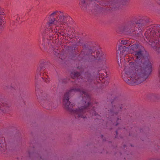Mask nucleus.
<instances>
[{"instance_id": "14", "label": "nucleus", "mask_w": 160, "mask_h": 160, "mask_svg": "<svg viewBox=\"0 0 160 160\" xmlns=\"http://www.w3.org/2000/svg\"><path fill=\"white\" fill-rule=\"evenodd\" d=\"M118 50L122 55H126L127 54V52H128V47L121 46L119 47Z\"/></svg>"}, {"instance_id": "21", "label": "nucleus", "mask_w": 160, "mask_h": 160, "mask_svg": "<svg viewBox=\"0 0 160 160\" xmlns=\"http://www.w3.org/2000/svg\"><path fill=\"white\" fill-rule=\"evenodd\" d=\"M82 94H85V92L82 91Z\"/></svg>"}, {"instance_id": "18", "label": "nucleus", "mask_w": 160, "mask_h": 160, "mask_svg": "<svg viewBox=\"0 0 160 160\" xmlns=\"http://www.w3.org/2000/svg\"><path fill=\"white\" fill-rule=\"evenodd\" d=\"M89 56V59L90 61H93L96 59L98 57L97 55H96V54L91 55H88Z\"/></svg>"}, {"instance_id": "12", "label": "nucleus", "mask_w": 160, "mask_h": 160, "mask_svg": "<svg viewBox=\"0 0 160 160\" xmlns=\"http://www.w3.org/2000/svg\"><path fill=\"white\" fill-rule=\"evenodd\" d=\"M96 50V45L93 44L92 46H89L88 47V49L87 50V53L88 55L94 54L95 53Z\"/></svg>"}, {"instance_id": "1", "label": "nucleus", "mask_w": 160, "mask_h": 160, "mask_svg": "<svg viewBox=\"0 0 160 160\" xmlns=\"http://www.w3.org/2000/svg\"><path fill=\"white\" fill-rule=\"evenodd\" d=\"M152 66L149 61L138 64L135 67H125L122 72L123 80L130 85L139 84L145 81L152 72Z\"/></svg>"}, {"instance_id": "15", "label": "nucleus", "mask_w": 160, "mask_h": 160, "mask_svg": "<svg viewBox=\"0 0 160 160\" xmlns=\"http://www.w3.org/2000/svg\"><path fill=\"white\" fill-rule=\"evenodd\" d=\"M50 42V41H48L47 39L43 38L42 41L41 43L44 48H45L46 47L47 48V46L49 44V43Z\"/></svg>"}, {"instance_id": "20", "label": "nucleus", "mask_w": 160, "mask_h": 160, "mask_svg": "<svg viewBox=\"0 0 160 160\" xmlns=\"http://www.w3.org/2000/svg\"><path fill=\"white\" fill-rule=\"evenodd\" d=\"M127 42L128 41L126 40H122L121 42V43L122 44L126 45L128 43Z\"/></svg>"}, {"instance_id": "6", "label": "nucleus", "mask_w": 160, "mask_h": 160, "mask_svg": "<svg viewBox=\"0 0 160 160\" xmlns=\"http://www.w3.org/2000/svg\"><path fill=\"white\" fill-rule=\"evenodd\" d=\"M80 4L84 10H87L95 14L99 11L98 5L94 1L91 0H79Z\"/></svg>"}, {"instance_id": "2", "label": "nucleus", "mask_w": 160, "mask_h": 160, "mask_svg": "<svg viewBox=\"0 0 160 160\" xmlns=\"http://www.w3.org/2000/svg\"><path fill=\"white\" fill-rule=\"evenodd\" d=\"M69 19L62 12L56 11L50 15L49 23L55 26L56 30L55 32L60 30L59 34L64 36L66 34L64 31L69 27Z\"/></svg>"}, {"instance_id": "3", "label": "nucleus", "mask_w": 160, "mask_h": 160, "mask_svg": "<svg viewBox=\"0 0 160 160\" xmlns=\"http://www.w3.org/2000/svg\"><path fill=\"white\" fill-rule=\"evenodd\" d=\"M146 18H142L139 19L137 22L133 21L130 22L123 25L121 30L124 32L129 34H134L137 29H140L148 22Z\"/></svg>"}, {"instance_id": "23", "label": "nucleus", "mask_w": 160, "mask_h": 160, "mask_svg": "<svg viewBox=\"0 0 160 160\" xmlns=\"http://www.w3.org/2000/svg\"><path fill=\"white\" fill-rule=\"evenodd\" d=\"M99 79L100 80H101V78H100V77H99Z\"/></svg>"}, {"instance_id": "19", "label": "nucleus", "mask_w": 160, "mask_h": 160, "mask_svg": "<svg viewBox=\"0 0 160 160\" xmlns=\"http://www.w3.org/2000/svg\"><path fill=\"white\" fill-rule=\"evenodd\" d=\"M5 151V149L3 148L2 145L0 143V152L1 153H2Z\"/></svg>"}, {"instance_id": "7", "label": "nucleus", "mask_w": 160, "mask_h": 160, "mask_svg": "<svg viewBox=\"0 0 160 160\" xmlns=\"http://www.w3.org/2000/svg\"><path fill=\"white\" fill-rule=\"evenodd\" d=\"M80 91V89L74 87L71 88L65 93L63 98V104L66 109L69 110L72 108V106L69 101V97L77 92Z\"/></svg>"}, {"instance_id": "22", "label": "nucleus", "mask_w": 160, "mask_h": 160, "mask_svg": "<svg viewBox=\"0 0 160 160\" xmlns=\"http://www.w3.org/2000/svg\"><path fill=\"white\" fill-rule=\"evenodd\" d=\"M57 53H59V52L58 51V50H57Z\"/></svg>"}, {"instance_id": "8", "label": "nucleus", "mask_w": 160, "mask_h": 160, "mask_svg": "<svg viewBox=\"0 0 160 160\" xmlns=\"http://www.w3.org/2000/svg\"><path fill=\"white\" fill-rule=\"evenodd\" d=\"M128 52L133 54L137 59H141L143 58V48L137 44L132 45L128 47Z\"/></svg>"}, {"instance_id": "13", "label": "nucleus", "mask_w": 160, "mask_h": 160, "mask_svg": "<svg viewBox=\"0 0 160 160\" xmlns=\"http://www.w3.org/2000/svg\"><path fill=\"white\" fill-rule=\"evenodd\" d=\"M98 61L101 64H105L107 62L106 56L102 53L99 54Z\"/></svg>"}, {"instance_id": "16", "label": "nucleus", "mask_w": 160, "mask_h": 160, "mask_svg": "<svg viewBox=\"0 0 160 160\" xmlns=\"http://www.w3.org/2000/svg\"><path fill=\"white\" fill-rule=\"evenodd\" d=\"M1 105L3 107L2 110L3 111L5 112H8L9 110L10 106L9 105L5 103H2L1 104Z\"/></svg>"}, {"instance_id": "9", "label": "nucleus", "mask_w": 160, "mask_h": 160, "mask_svg": "<svg viewBox=\"0 0 160 160\" xmlns=\"http://www.w3.org/2000/svg\"><path fill=\"white\" fill-rule=\"evenodd\" d=\"M36 94L39 101L42 104L47 103L50 102V98L49 96L38 87L35 88Z\"/></svg>"}, {"instance_id": "10", "label": "nucleus", "mask_w": 160, "mask_h": 160, "mask_svg": "<svg viewBox=\"0 0 160 160\" xmlns=\"http://www.w3.org/2000/svg\"><path fill=\"white\" fill-rule=\"evenodd\" d=\"M91 105V103L87 102L84 107H81L78 109H77L73 111V113L76 118L80 117L85 118L83 114L88 109V108Z\"/></svg>"}, {"instance_id": "5", "label": "nucleus", "mask_w": 160, "mask_h": 160, "mask_svg": "<svg viewBox=\"0 0 160 160\" xmlns=\"http://www.w3.org/2000/svg\"><path fill=\"white\" fill-rule=\"evenodd\" d=\"M45 71L44 63L43 62L40 63L37 70L35 77V85H38L40 84L42 80L46 82H50V78L48 77V76L45 73Z\"/></svg>"}, {"instance_id": "4", "label": "nucleus", "mask_w": 160, "mask_h": 160, "mask_svg": "<svg viewBox=\"0 0 160 160\" xmlns=\"http://www.w3.org/2000/svg\"><path fill=\"white\" fill-rule=\"evenodd\" d=\"M147 35L148 39H150L153 37L158 38V41L156 42V45H154L155 42H151V46L156 51L159 52L158 48H160V26L151 27L145 32V35Z\"/></svg>"}, {"instance_id": "17", "label": "nucleus", "mask_w": 160, "mask_h": 160, "mask_svg": "<svg viewBox=\"0 0 160 160\" xmlns=\"http://www.w3.org/2000/svg\"><path fill=\"white\" fill-rule=\"evenodd\" d=\"M71 76L72 78L75 79L78 78L80 76V74L78 72H71Z\"/></svg>"}, {"instance_id": "11", "label": "nucleus", "mask_w": 160, "mask_h": 160, "mask_svg": "<svg viewBox=\"0 0 160 160\" xmlns=\"http://www.w3.org/2000/svg\"><path fill=\"white\" fill-rule=\"evenodd\" d=\"M112 108L111 110V112L117 114L120 112L122 108V104L117 101L116 98L112 102Z\"/></svg>"}]
</instances>
